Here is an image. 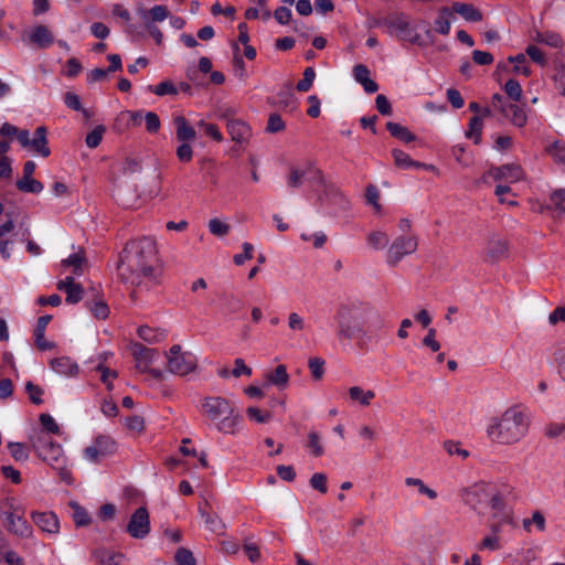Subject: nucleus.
Instances as JSON below:
<instances>
[{"label": "nucleus", "instance_id": "1", "mask_svg": "<svg viewBox=\"0 0 565 565\" xmlns=\"http://www.w3.org/2000/svg\"><path fill=\"white\" fill-rule=\"evenodd\" d=\"M158 262L157 244L152 237L132 239L122 250L117 266L118 275L126 284L150 288L160 282L161 269Z\"/></svg>", "mask_w": 565, "mask_h": 565}, {"label": "nucleus", "instance_id": "2", "mask_svg": "<svg viewBox=\"0 0 565 565\" xmlns=\"http://www.w3.org/2000/svg\"><path fill=\"white\" fill-rule=\"evenodd\" d=\"M334 321L339 341H350L384 327V318L369 301L348 298L339 303Z\"/></svg>", "mask_w": 565, "mask_h": 565}, {"label": "nucleus", "instance_id": "3", "mask_svg": "<svg viewBox=\"0 0 565 565\" xmlns=\"http://www.w3.org/2000/svg\"><path fill=\"white\" fill-rule=\"evenodd\" d=\"M527 413L518 405L507 408L500 416L490 418L487 436L492 443L511 445L521 440L529 430Z\"/></svg>", "mask_w": 565, "mask_h": 565}, {"label": "nucleus", "instance_id": "4", "mask_svg": "<svg viewBox=\"0 0 565 565\" xmlns=\"http://www.w3.org/2000/svg\"><path fill=\"white\" fill-rule=\"evenodd\" d=\"M30 445L36 456L58 472L61 480L72 483V472L67 467V458L58 443L43 431H35L30 436Z\"/></svg>", "mask_w": 565, "mask_h": 565}, {"label": "nucleus", "instance_id": "5", "mask_svg": "<svg viewBox=\"0 0 565 565\" xmlns=\"http://www.w3.org/2000/svg\"><path fill=\"white\" fill-rule=\"evenodd\" d=\"M307 182L312 190L318 191L326 186L322 171L311 161L291 166L287 175V185L290 189H298Z\"/></svg>", "mask_w": 565, "mask_h": 565}, {"label": "nucleus", "instance_id": "6", "mask_svg": "<svg viewBox=\"0 0 565 565\" xmlns=\"http://www.w3.org/2000/svg\"><path fill=\"white\" fill-rule=\"evenodd\" d=\"M3 509L4 526L8 532L22 539L31 537L33 530L24 518V508L17 504L13 498H7Z\"/></svg>", "mask_w": 565, "mask_h": 565}, {"label": "nucleus", "instance_id": "7", "mask_svg": "<svg viewBox=\"0 0 565 565\" xmlns=\"http://www.w3.org/2000/svg\"><path fill=\"white\" fill-rule=\"evenodd\" d=\"M168 371L179 376L193 372L198 365L196 356L191 352H182L181 345L174 344L167 353Z\"/></svg>", "mask_w": 565, "mask_h": 565}, {"label": "nucleus", "instance_id": "8", "mask_svg": "<svg viewBox=\"0 0 565 565\" xmlns=\"http://www.w3.org/2000/svg\"><path fill=\"white\" fill-rule=\"evenodd\" d=\"M418 247V238L414 234L397 236L387 250V264L397 265L404 257L412 255Z\"/></svg>", "mask_w": 565, "mask_h": 565}, {"label": "nucleus", "instance_id": "9", "mask_svg": "<svg viewBox=\"0 0 565 565\" xmlns=\"http://www.w3.org/2000/svg\"><path fill=\"white\" fill-rule=\"evenodd\" d=\"M460 497L467 505L478 513H481L482 510L488 507V501L491 497V484L484 482L475 483L461 490Z\"/></svg>", "mask_w": 565, "mask_h": 565}, {"label": "nucleus", "instance_id": "10", "mask_svg": "<svg viewBox=\"0 0 565 565\" xmlns=\"http://www.w3.org/2000/svg\"><path fill=\"white\" fill-rule=\"evenodd\" d=\"M523 177L524 172L521 166L510 163L490 168L482 174L481 181L483 183H488L490 179H492L494 181H505L508 183H514L522 180Z\"/></svg>", "mask_w": 565, "mask_h": 565}, {"label": "nucleus", "instance_id": "11", "mask_svg": "<svg viewBox=\"0 0 565 565\" xmlns=\"http://www.w3.org/2000/svg\"><path fill=\"white\" fill-rule=\"evenodd\" d=\"M387 26L398 32L399 38L404 41H407L412 44H416L419 46L425 45L420 34L416 31V29L411 24L406 17L403 14L391 18L386 22Z\"/></svg>", "mask_w": 565, "mask_h": 565}, {"label": "nucleus", "instance_id": "12", "mask_svg": "<svg viewBox=\"0 0 565 565\" xmlns=\"http://www.w3.org/2000/svg\"><path fill=\"white\" fill-rule=\"evenodd\" d=\"M127 533L138 540L145 539L150 532L149 512L145 507L138 508L126 526Z\"/></svg>", "mask_w": 565, "mask_h": 565}, {"label": "nucleus", "instance_id": "13", "mask_svg": "<svg viewBox=\"0 0 565 565\" xmlns=\"http://www.w3.org/2000/svg\"><path fill=\"white\" fill-rule=\"evenodd\" d=\"M202 407L207 417L213 422H218L226 414H231V411L234 408L228 399L221 396L204 398Z\"/></svg>", "mask_w": 565, "mask_h": 565}, {"label": "nucleus", "instance_id": "14", "mask_svg": "<svg viewBox=\"0 0 565 565\" xmlns=\"http://www.w3.org/2000/svg\"><path fill=\"white\" fill-rule=\"evenodd\" d=\"M137 14L142 21L143 25H156V23L163 22L170 17V11L167 6L156 4L150 9L145 7H137Z\"/></svg>", "mask_w": 565, "mask_h": 565}, {"label": "nucleus", "instance_id": "15", "mask_svg": "<svg viewBox=\"0 0 565 565\" xmlns=\"http://www.w3.org/2000/svg\"><path fill=\"white\" fill-rule=\"evenodd\" d=\"M31 519L35 525L43 532L56 534L60 531V522L53 512H32Z\"/></svg>", "mask_w": 565, "mask_h": 565}, {"label": "nucleus", "instance_id": "16", "mask_svg": "<svg viewBox=\"0 0 565 565\" xmlns=\"http://www.w3.org/2000/svg\"><path fill=\"white\" fill-rule=\"evenodd\" d=\"M132 355L136 361L137 370L141 373H146V371L149 370V366L153 362V359L157 355V351L147 348L141 343H137L132 347Z\"/></svg>", "mask_w": 565, "mask_h": 565}, {"label": "nucleus", "instance_id": "17", "mask_svg": "<svg viewBox=\"0 0 565 565\" xmlns=\"http://www.w3.org/2000/svg\"><path fill=\"white\" fill-rule=\"evenodd\" d=\"M34 152L40 154L43 158H47L51 154V150L47 141V129L45 126H39L35 131L33 138L30 140L29 147Z\"/></svg>", "mask_w": 565, "mask_h": 565}, {"label": "nucleus", "instance_id": "18", "mask_svg": "<svg viewBox=\"0 0 565 565\" xmlns=\"http://www.w3.org/2000/svg\"><path fill=\"white\" fill-rule=\"evenodd\" d=\"M500 113L508 118L515 127L522 128L527 122L525 109L518 104H508L500 106Z\"/></svg>", "mask_w": 565, "mask_h": 565}, {"label": "nucleus", "instance_id": "19", "mask_svg": "<svg viewBox=\"0 0 565 565\" xmlns=\"http://www.w3.org/2000/svg\"><path fill=\"white\" fill-rule=\"evenodd\" d=\"M58 290L65 291L67 303H77L83 298V288L79 284L74 281L73 277H66L60 280L56 285Z\"/></svg>", "mask_w": 565, "mask_h": 565}, {"label": "nucleus", "instance_id": "20", "mask_svg": "<svg viewBox=\"0 0 565 565\" xmlns=\"http://www.w3.org/2000/svg\"><path fill=\"white\" fill-rule=\"evenodd\" d=\"M50 366L54 372L64 376H75L79 371L77 363L68 356H60L51 360Z\"/></svg>", "mask_w": 565, "mask_h": 565}, {"label": "nucleus", "instance_id": "21", "mask_svg": "<svg viewBox=\"0 0 565 565\" xmlns=\"http://www.w3.org/2000/svg\"><path fill=\"white\" fill-rule=\"evenodd\" d=\"M227 131L233 141L243 143L250 137L249 126L239 119H231L227 121Z\"/></svg>", "mask_w": 565, "mask_h": 565}, {"label": "nucleus", "instance_id": "22", "mask_svg": "<svg viewBox=\"0 0 565 565\" xmlns=\"http://www.w3.org/2000/svg\"><path fill=\"white\" fill-rule=\"evenodd\" d=\"M53 34L43 24L34 26L29 33V42L40 47H49L53 44Z\"/></svg>", "mask_w": 565, "mask_h": 565}, {"label": "nucleus", "instance_id": "23", "mask_svg": "<svg viewBox=\"0 0 565 565\" xmlns=\"http://www.w3.org/2000/svg\"><path fill=\"white\" fill-rule=\"evenodd\" d=\"M175 126V138L178 141L190 142L196 137L195 129L189 124L183 116H177L173 119Z\"/></svg>", "mask_w": 565, "mask_h": 565}, {"label": "nucleus", "instance_id": "24", "mask_svg": "<svg viewBox=\"0 0 565 565\" xmlns=\"http://www.w3.org/2000/svg\"><path fill=\"white\" fill-rule=\"evenodd\" d=\"M242 423V416L233 408L231 414H226L217 422V429L223 434L234 435Z\"/></svg>", "mask_w": 565, "mask_h": 565}, {"label": "nucleus", "instance_id": "25", "mask_svg": "<svg viewBox=\"0 0 565 565\" xmlns=\"http://www.w3.org/2000/svg\"><path fill=\"white\" fill-rule=\"evenodd\" d=\"M266 380L269 384L284 390L288 386L289 374L284 364L277 365L271 372L266 374Z\"/></svg>", "mask_w": 565, "mask_h": 565}, {"label": "nucleus", "instance_id": "26", "mask_svg": "<svg viewBox=\"0 0 565 565\" xmlns=\"http://www.w3.org/2000/svg\"><path fill=\"white\" fill-rule=\"evenodd\" d=\"M508 250L507 242L495 235L491 236L488 241L487 257L490 260H497L505 255Z\"/></svg>", "mask_w": 565, "mask_h": 565}, {"label": "nucleus", "instance_id": "27", "mask_svg": "<svg viewBox=\"0 0 565 565\" xmlns=\"http://www.w3.org/2000/svg\"><path fill=\"white\" fill-rule=\"evenodd\" d=\"M452 10L469 22H479L482 20V13L472 4L456 2L452 4Z\"/></svg>", "mask_w": 565, "mask_h": 565}, {"label": "nucleus", "instance_id": "28", "mask_svg": "<svg viewBox=\"0 0 565 565\" xmlns=\"http://www.w3.org/2000/svg\"><path fill=\"white\" fill-rule=\"evenodd\" d=\"M386 129L393 137L406 143L413 142L416 139L415 135L412 134L406 127L402 126L401 124L388 121L386 124Z\"/></svg>", "mask_w": 565, "mask_h": 565}, {"label": "nucleus", "instance_id": "29", "mask_svg": "<svg viewBox=\"0 0 565 565\" xmlns=\"http://www.w3.org/2000/svg\"><path fill=\"white\" fill-rule=\"evenodd\" d=\"M534 40L554 49H561L564 45L562 36L553 31L536 32Z\"/></svg>", "mask_w": 565, "mask_h": 565}, {"label": "nucleus", "instance_id": "30", "mask_svg": "<svg viewBox=\"0 0 565 565\" xmlns=\"http://www.w3.org/2000/svg\"><path fill=\"white\" fill-rule=\"evenodd\" d=\"M349 396L352 401L358 402L362 406H369L371 401L375 397L372 390L364 391L360 386H352L349 388Z\"/></svg>", "mask_w": 565, "mask_h": 565}, {"label": "nucleus", "instance_id": "31", "mask_svg": "<svg viewBox=\"0 0 565 565\" xmlns=\"http://www.w3.org/2000/svg\"><path fill=\"white\" fill-rule=\"evenodd\" d=\"M554 162L562 164L565 169V142L556 140L545 148Z\"/></svg>", "mask_w": 565, "mask_h": 565}, {"label": "nucleus", "instance_id": "32", "mask_svg": "<svg viewBox=\"0 0 565 565\" xmlns=\"http://www.w3.org/2000/svg\"><path fill=\"white\" fill-rule=\"evenodd\" d=\"M17 188L24 193H40L43 184L32 177H22L17 181Z\"/></svg>", "mask_w": 565, "mask_h": 565}, {"label": "nucleus", "instance_id": "33", "mask_svg": "<svg viewBox=\"0 0 565 565\" xmlns=\"http://www.w3.org/2000/svg\"><path fill=\"white\" fill-rule=\"evenodd\" d=\"M522 525L523 529L529 533L532 531V525H535L537 531L544 532L546 529L545 516L541 511H535L531 518L523 520Z\"/></svg>", "mask_w": 565, "mask_h": 565}, {"label": "nucleus", "instance_id": "34", "mask_svg": "<svg viewBox=\"0 0 565 565\" xmlns=\"http://www.w3.org/2000/svg\"><path fill=\"white\" fill-rule=\"evenodd\" d=\"M482 127H483L482 118L479 116H473L469 121V129L466 132V137L473 139V142L476 145L480 143Z\"/></svg>", "mask_w": 565, "mask_h": 565}, {"label": "nucleus", "instance_id": "35", "mask_svg": "<svg viewBox=\"0 0 565 565\" xmlns=\"http://www.w3.org/2000/svg\"><path fill=\"white\" fill-rule=\"evenodd\" d=\"M42 430L44 434L61 435V428L55 419L50 414H41L39 417Z\"/></svg>", "mask_w": 565, "mask_h": 565}, {"label": "nucleus", "instance_id": "36", "mask_svg": "<svg viewBox=\"0 0 565 565\" xmlns=\"http://www.w3.org/2000/svg\"><path fill=\"white\" fill-rule=\"evenodd\" d=\"M148 89L157 96L177 95L178 87L171 81H163L156 86L149 85Z\"/></svg>", "mask_w": 565, "mask_h": 565}, {"label": "nucleus", "instance_id": "37", "mask_svg": "<svg viewBox=\"0 0 565 565\" xmlns=\"http://www.w3.org/2000/svg\"><path fill=\"white\" fill-rule=\"evenodd\" d=\"M405 483L408 487H416L420 494L428 497L430 500H434L437 498V492L435 490L430 489L429 487H427L424 483V481L419 478L408 477L405 479Z\"/></svg>", "mask_w": 565, "mask_h": 565}, {"label": "nucleus", "instance_id": "38", "mask_svg": "<svg viewBox=\"0 0 565 565\" xmlns=\"http://www.w3.org/2000/svg\"><path fill=\"white\" fill-rule=\"evenodd\" d=\"M95 370L100 373V381L106 385V388L111 391L114 387L113 380L118 376L117 372L103 365V362L97 363Z\"/></svg>", "mask_w": 565, "mask_h": 565}, {"label": "nucleus", "instance_id": "39", "mask_svg": "<svg viewBox=\"0 0 565 565\" xmlns=\"http://www.w3.org/2000/svg\"><path fill=\"white\" fill-rule=\"evenodd\" d=\"M73 508V521L76 526H85L90 523V516L87 511L76 502H72Z\"/></svg>", "mask_w": 565, "mask_h": 565}, {"label": "nucleus", "instance_id": "40", "mask_svg": "<svg viewBox=\"0 0 565 565\" xmlns=\"http://www.w3.org/2000/svg\"><path fill=\"white\" fill-rule=\"evenodd\" d=\"M449 11L444 8L437 19L435 20V30L436 32L447 35L450 32V20H449Z\"/></svg>", "mask_w": 565, "mask_h": 565}, {"label": "nucleus", "instance_id": "41", "mask_svg": "<svg viewBox=\"0 0 565 565\" xmlns=\"http://www.w3.org/2000/svg\"><path fill=\"white\" fill-rule=\"evenodd\" d=\"M307 447L311 449L313 457H321L324 454V448L321 444L320 435L317 431H310L308 434Z\"/></svg>", "mask_w": 565, "mask_h": 565}, {"label": "nucleus", "instance_id": "42", "mask_svg": "<svg viewBox=\"0 0 565 565\" xmlns=\"http://www.w3.org/2000/svg\"><path fill=\"white\" fill-rule=\"evenodd\" d=\"M95 445L98 447L99 454L106 456L113 454L116 449L115 441L108 436H98L95 438Z\"/></svg>", "mask_w": 565, "mask_h": 565}, {"label": "nucleus", "instance_id": "43", "mask_svg": "<svg viewBox=\"0 0 565 565\" xmlns=\"http://www.w3.org/2000/svg\"><path fill=\"white\" fill-rule=\"evenodd\" d=\"M488 505L493 511L501 512L505 508L504 497L501 491L491 486V497L489 498Z\"/></svg>", "mask_w": 565, "mask_h": 565}, {"label": "nucleus", "instance_id": "44", "mask_svg": "<svg viewBox=\"0 0 565 565\" xmlns=\"http://www.w3.org/2000/svg\"><path fill=\"white\" fill-rule=\"evenodd\" d=\"M105 132V127L99 125L96 126L90 132L87 134L85 142L88 148H96L100 145L103 135Z\"/></svg>", "mask_w": 565, "mask_h": 565}, {"label": "nucleus", "instance_id": "45", "mask_svg": "<svg viewBox=\"0 0 565 565\" xmlns=\"http://www.w3.org/2000/svg\"><path fill=\"white\" fill-rule=\"evenodd\" d=\"M324 360L321 358H310L308 366L313 380L319 381L324 374Z\"/></svg>", "mask_w": 565, "mask_h": 565}, {"label": "nucleus", "instance_id": "46", "mask_svg": "<svg viewBox=\"0 0 565 565\" xmlns=\"http://www.w3.org/2000/svg\"><path fill=\"white\" fill-rule=\"evenodd\" d=\"M315 78H316L315 68L311 66L305 68L303 78L297 83V86H296L297 89L299 92H303V93L308 92L311 88Z\"/></svg>", "mask_w": 565, "mask_h": 565}, {"label": "nucleus", "instance_id": "47", "mask_svg": "<svg viewBox=\"0 0 565 565\" xmlns=\"http://www.w3.org/2000/svg\"><path fill=\"white\" fill-rule=\"evenodd\" d=\"M174 561L178 565H195L196 561L193 553L185 547H179L174 555Z\"/></svg>", "mask_w": 565, "mask_h": 565}, {"label": "nucleus", "instance_id": "48", "mask_svg": "<svg viewBox=\"0 0 565 565\" xmlns=\"http://www.w3.org/2000/svg\"><path fill=\"white\" fill-rule=\"evenodd\" d=\"M392 156L394 158V162L398 168L402 169H411L412 164H414V160L411 156L403 150L394 149L392 151Z\"/></svg>", "mask_w": 565, "mask_h": 565}, {"label": "nucleus", "instance_id": "49", "mask_svg": "<svg viewBox=\"0 0 565 565\" xmlns=\"http://www.w3.org/2000/svg\"><path fill=\"white\" fill-rule=\"evenodd\" d=\"M146 130L149 134H157L160 130L161 121L159 116L153 111H146L145 116Z\"/></svg>", "mask_w": 565, "mask_h": 565}, {"label": "nucleus", "instance_id": "50", "mask_svg": "<svg viewBox=\"0 0 565 565\" xmlns=\"http://www.w3.org/2000/svg\"><path fill=\"white\" fill-rule=\"evenodd\" d=\"M8 449L10 451V455L17 460V461H25L29 458V452L25 448V446L21 443H9Z\"/></svg>", "mask_w": 565, "mask_h": 565}, {"label": "nucleus", "instance_id": "51", "mask_svg": "<svg viewBox=\"0 0 565 565\" xmlns=\"http://www.w3.org/2000/svg\"><path fill=\"white\" fill-rule=\"evenodd\" d=\"M367 243L375 249L384 248L388 243V237L384 232H372L367 236Z\"/></svg>", "mask_w": 565, "mask_h": 565}, {"label": "nucleus", "instance_id": "52", "mask_svg": "<svg viewBox=\"0 0 565 565\" xmlns=\"http://www.w3.org/2000/svg\"><path fill=\"white\" fill-rule=\"evenodd\" d=\"M507 95L514 102H520L522 97V88L516 79H509L504 85Z\"/></svg>", "mask_w": 565, "mask_h": 565}, {"label": "nucleus", "instance_id": "53", "mask_svg": "<svg viewBox=\"0 0 565 565\" xmlns=\"http://www.w3.org/2000/svg\"><path fill=\"white\" fill-rule=\"evenodd\" d=\"M285 128H286V125H285V121L282 120L281 116L276 113L270 114L268 121H267L266 131H268L270 134H276V132L282 131Z\"/></svg>", "mask_w": 565, "mask_h": 565}, {"label": "nucleus", "instance_id": "54", "mask_svg": "<svg viewBox=\"0 0 565 565\" xmlns=\"http://www.w3.org/2000/svg\"><path fill=\"white\" fill-rule=\"evenodd\" d=\"M327 476L322 472H316L311 476L309 483L310 487L321 493H327L328 487H327Z\"/></svg>", "mask_w": 565, "mask_h": 565}, {"label": "nucleus", "instance_id": "55", "mask_svg": "<svg viewBox=\"0 0 565 565\" xmlns=\"http://www.w3.org/2000/svg\"><path fill=\"white\" fill-rule=\"evenodd\" d=\"M25 391L29 395V398L31 399V402L33 404L40 405L43 403V399H42L43 390L39 385H35L29 381L25 384Z\"/></svg>", "mask_w": 565, "mask_h": 565}, {"label": "nucleus", "instance_id": "56", "mask_svg": "<svg viewBox=\"0 0 565 565\" xmlns=\"http://www.w3.org/2000/svg\"><path fill=\"white\" fill-rule=\"evenodd\" d=\"M90 312L96 319H106L109 316V308L104 301H96L88 305Z\"/></svg>", "mask_w": 565, "mask_h": 565}, {"label": "nucleus", "instance_id": "57", "mask_svg": "<svg viewBox=\"0 0 565 565\" xmlns=\"http://www.w3.org/2000/svg\"><path fill=\"white\" fill-rule=\"evenodd\" d=\"M84 262V257L81 253H73L66 259L62 260V266L64 267H74V274H79L82 265Z\"/></svg>", "mask_w": 565, "mask_h": 565}, {"label": "nucleus", "instance_id": "58", "mask_svg": "<svg viewBox=\"0 0 565 565\" xmlns=\"http://www.w3.org/2000/svg\"><path fill=\"white\" fill-rule=\"evenodd\" d=\"M246 414L249 417V419L255 420L256 423L259 424L267 423L271 417L269 412H263L257 407H248L246 409Z\"/></svg>", "mask_w": 565, "mask_h": 565}, {"label": "nucleus", "instance_id": "59", "mask_svg": "<svg viewBox=\"0 0 565 565\" xmlns=\"http://www.w3.org/2000/svg\"><path fill=\"white\" fill-rule=\"evenodd\" d=\"M181 145L177 148V157L181 162H190L193 158V149L190 142L180 141Z\"/></svg>", "mask_w": 565, "mask_h": 565}, {"label": "nucleus", "instance_id": "60", "mask_svg": "<svg viewBox=\"0 0 565 565\" xmlns=\"http://www.w3.org/2000/svg\"><path fill=\"white\" fill-rule=\"evenodd\" d=\"M209 230L213 235L224 236L230 232V226L217 218H212L209 222Z\"/></svg>", "mask_w": 565, "mask_h": 565}, {"label": "nucleus", "instance_id": "61", "mask_svg": "<svg viewBox=\"0 0 565 565\" xmlns=\"http://www.w3.org/2000/svg\"><path fill=\"white\" fill-rule=\"evenodd\" d=\"M242 247L243 253L236 254L233 258L235 265L237 266H241L245 263V260L253 258L254 246L250 243L245 242L243 243Z\"/></svg>", "mask_w": 565, "mask_h": 565}, {"label": "nucleus", "instance_id": "62", "mask_svg": "<svg viewBox=\"0 0 565 565\" xmlns=\"http://www.w3.org/2000/svg\"><path fill=\"white\" fill-rule=\"evenodd\" d=\"M111 554L113 552H109L106 548H96L92 553V561L100 565H107L108 561L114 559L110 557Z\"/></svg>", "mask_w": 565, "mask_h": 565}, {"label": "nucleus", "instance_id": "63", "mask_svg": "<svg viewBox=\"0 0 565 565\" xmlns=\"http://www.w3.org/2000/svg\"><path fill=\"white\" fill-rule=\"evenodd\" d=\"M231 374L234 377H239L242 375L250 376L252 369L245 364L243 359L237 358L234 361V369L231 371Z\"/></svg>", "mask_w": 565, "mask_h": 565}, {"label": "nucleus", "instance_id": "64", "mask_svg": "<svg viewBox=\"0 0 565 565\" xmlns=\"http://www.w3.org/2000/svg\"><path fill=\"white\" fill-rule=\"evenodd\" d=\"M551 203L559 211L565 212V189L554 191L551 195Z\"/></svg>", "mask_w": 565, "mask_h": 565}]
</instances>
